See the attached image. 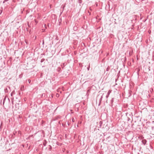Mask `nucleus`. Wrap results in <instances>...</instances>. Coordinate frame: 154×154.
<instances>
[{
  "instance_id": "nucleus-25",
  "label": "nucleus",
  "mask_w": 154,
  "mask_h": 154,
  "mask_svg": "<svg viewBox=\"0 0 154 154\" xmlns=\"http://www.w3.org/2000/svg\"><path fill=\"white\" fill-rule=\"evenodd\" d=\"M22 87H23V88H24V86H22Z\"/></svg>"
},
{
  "instance_id": "nucleus-20",
  "label": "nucleus",
  "mask_w": 154,
  "mask_h": 154,
  "mask_svg": "<svg viewBox=\"0 0 154 154\" xmlns=\"http://www.w3.org/2000/svg\"><path fill=\"white\" fill-rule=\"evenodd\" d=\"M151 128H152V130H153V129H154V126H152Z\"/></svg>"
},
{
  "instance_id": "nucleus-17",
  "label": "nucleus",
  "mask_w": 154,
  "mask_h": 154,
  "mask_svg": "<svg viewBox=\"0 0 154 154\" xmlns=\"http://www.w3.org/2000/svg\"><path fill=\"white\" fill-rule=\"evenodd\" d=\"M150 91H151V92H152V91H153V89H152V88H151V89H150Z\"/></svg>"
},
{
  "instance_id": "nucleus-15",
  "label": "nucleus",
  "mask_w": 154,
  "mask_h": 154,
  "mask_svg": "<svg viewBox=\"0 0 154 154\" xmlns=\"http://www.w3.org/2000/svg\"><path fill=\"white\" fill-rule=\"evenodd\" d=\"M8 0H5L3 2V3H4L5 2H7L8 1Z\"/></svg>"
},
{
  "instance_id": "nucleus-10",
  "label": "nucleus",
  "mask_w": 154,
  "mask_h": 154,
  "mask_svg": "<svg viewBox=\"0 0 154 154\" xmlns=\"http://www.w3.org/2000/svg\"><path fill=\"white\" fill-rule=\"evenodd\" d=\"M72 122H75V120L73 118L72 119Z\"/></svg>"
},
{
  "instance_id": "nucleus-16",
  "label": "nucleus",
  "mask_w": 154,
  "mask_h": 154,
  "mask_svg": "<svg viewBox=\"0 0 154 154\" xmlns=\"http://www.w3.org/2000/svg\"><path fill=\"white\" fill-rule=\"evenodd\" d=\"M35 21L36 23H38V21L35 19Z\"/></svg>"
},
{
  "instance_id": "nucleus-18",
  "label": "nucleus",
  "mask_w": 154,
  "mask_h": 154,
  "mask_svg": "<svg viewBox=\"0 0 154 154\" xmlns=\"http://www.w3.org/2000/svg\"><path fill=\"white\" fill-rule=\"evenodd\" d=\"M8 101L9 102H10V100L9 99V98H8Z\"/></svg>"
},
{
  "instance_id": "nucleus-2",
  "label": "nucleus",
  "mask_w": 154,
  "mask_h": 154,
  "mask_svg": "<svg viewBox=\"0 0 154 154\" xmlns=\"http://www.w3.org/2000/svg\"><path fill=\"white\" fill-rule=\"evenodd\" d=\"M142 143L143 144L145 145L146 143V140L143 139L142 140Z\"/></svg>"
},
{
  "instance_id": "nucleus-26",
  "label": "nucleus",
  "mask_w": 154,
  "mask_h": 154,
  "mask_svg": "<svg viewBox=\"0 0 154 154\" xmlns=\"http://www.w3.org/2000/svg\"><path fill=\"white\" fill-rule=\"evenodd\" d=\"M102 97H102V96H101V99H102Z\"/></svg>"
},
{
  "instance_id": "nucleus-8",
  "label": "nucleus",
  "mask_w": 154,
  "mask_h": 154,
  "mask_svg": "<svg viewBox=\"0 0 154 154\" xmlns=\"http://www.w3.org/2000/svg\"><path fill=\"white\" fill-rule=\"evenodd\" d=\"M73 29L74 30H76L77 29V27H74L73 28Z\"/></svg>"
},
{
  "instance_id": "nucleus-6",
  "label": "nucleus",
  "mask_w": 154,
  "mask_h": 154,
  "mask_svg": "<svg viewBox=\"0 0 154 154\" xmlns=\"http://www.w3.org/2000/svg\"><path fill=\"white\" fill-rule=\"evenodd\" d=\"M78 2L80 4L81 3H82V0H78Z\"/></svg>"
},
{
  "instance_id": "nucleus-19",
  "label": "nucleus",
  "mask_w": 154,
  "mask_h": 154,
  "mask_svg": "<svg viewBox=\"0 0 154 154\" xmlns=\"http://www.w3.org/2000/svg\"><path fill=\"white\" fill-rule=\"evenodd\" d=\"M13 93H14V92H12V93H11V96H12V95H13Z\"/></svg>"
},
{
  "instance_id": "nucleus-24",
  "label": "nucleus",
  "mask_w": 154,
  "mask_h": 154,
  "mask_svg": "<svg viewBox=\"0 0 154 154\" xmlns=\"http://www.w3.org/2000/svg\"><path fill=\"white\" fill-rule=\"evenodd\" d=\"M88 70H89V67L88 68Z\"/></svg>"
},
{
  "instance_id": "nucleus-7",
  "label": "nucleus",
  "mask_w": 154,
  "mask_h": 154,
  "mask_svg": "<svg viewBox=\"0 0 154 154\" xmlns=\"http://www.w3.org/2000/svg\"><path fill=\"white\" fill-rule=\"evenodd\" d=\"M45 60V59H44V58L42 59L41 60V63L43 62Z\"/></svg>"
},
{
  "instance_id": "nucleus-5",
  "label": "nucleus",
  "mask_w": 154,
  "mask_h": 154,
  "mask_svg": "<svg viewBox=\"0 0 154 154\" xmlns=\"http://www.w3.org/2000/svg\"><path fill=\"white\" fill-rule=\"evenodd\" d=\"M6 96H5L3 99V105L4 104V103H5V100L6 99Z\"/></svg>"
},
{
  "instance_id": "nucleus-22",
  "label": "nucleus",
  "mask_w": 154,
  "mask_h": 154,
  "mask_svg": "<svg viewBox=\"0 0 154 154\" xmlns=\"http://www.w3.org/2000/svg\"><path fill=\"white\" fill-rule=\"evenodd\" d=\"M12 104H13V100H12Z\"/></svg>"
},
{
  "instance_id": "nucleus-21",
  "label": "nucleus",
  "mask_w": 154,
  "mask_h": 154,
  "mask_svg": "<svg viewBox=\"0 0 154 154\" xmlns=\"http://www.w3.org/2000/svg\"><path fill=\"white\" fill-rule=\"evenodd\" d=\"M65 5L64 6H63V9H64V7H65Z\"/></svg>"
},
{
  "instance_id": "nucleus-9",
  "label": "nucleus",
  "mask_w": 154,
  "mask_h": 154,
  "mask_svg": "<svg viewBox=\"0 0 154 154\" xmlns=\"http://www.w3.org/2000/svg\"><path fill=\"white\" fill-rule=\"evenodd\" d=\"M111 101L112 104L114 101V98H112Z\"/></svg>"
},
{
  "instance_id": "nucleus-23",
  "label": "nucleus",
  "mask_w": 154,
  "mask_h": 154,
  "mask_svg": "<svg viewBox=\"0 0 154 154\" xmlns=\"http://www.w3.org/2000/svg\"><path fill=\"white\" fill-rule=\"evenodd\" d=\"M2 10H1V13H0V14H1V13L2 12Z\"/></svg>"
},
{
  "instance_id": "nucleus-3",
  "label": "nucleus",
  "mask_w": 154,
  "mask_h": 154,
  "mask_svg": "<svg viewBox=\"0 0 154 154\" xmlns=\"http://www.w3.org/2000/svg\"><path fill=\"white\" fill-rule=\"evenodd\" d=\"M111 92V91L110 90H109L108 92V93H107V94L106 96V98H107L109 97V95L110 94V93Z\"/></svg>"
},
{
  "instance_id": "nucleus-27",
  "label": "nucleus",
  "mask_w": 154,
  "mask_h": 154,
  "mask_svg": "<svg viewBox=\"0 0 154 154\" xmlns=\"http://www.w3.org/2000/svg\"><path fill=\"white\" fill-rule=\"evenodd\" d=\"M22 88H23V87H22V88H21V89H22Z\"/></svg>"
},
{
  "instance_id": "nucleus-1",
  "label": "nucleus",
  "mask_w": 154,
  "mask_h": 154,
  "mask_svg": "<svg viewBox=\"0 0 154 154\" xmlns=\"http://www.w3.org/2000/svg\"><path fill=\"white\" fill-rule=\"evenodd\" d=\"M10 88L9 86H7L4 89L5 93H8L10 91Z\"/></svg>"
},
{
  "instance_id": "nucleus-11",
  "label": "nucleus",
  "mask_w": 154,
  "mask_h": 154,
  "mask_svg": "<svg viewBox=\"0 0 154 154\" xmlns=\"http://www.w3.org/2000/svg\"><path fill=\"white\" fill-rule=\"evenodd\" d=\"M130 120V118H129L128 117H127V120H128V121H129Z\"/></svg>"
},
{
  "instance_id": "nucleus-12",
  "label": "nucleus",
  "mask_w": 154,
  "mask_h": 154,
  "mask_svg": "<svg viewBox=\"0 0 154 154\" xmlns=\"http://www.w3.org/2000/svg\"><path fill=\"white\" fill-rule=\"evenodd\" d=\"M31 82V80L30 79H29L28 80L29 83L30 84V83Z\"/></svg>"
},
{
  "instance_id": "nucleus-4",
  "label": "nucleus",
  "mask_w": 154,
  "mask_h": 154,
  "mask_svg": "<svg viewBox=\"0 0 154 154\" xmlns=\"http://www.w3.org/2000/svg\"><path fill=\"white\" fill-rule=\"evenodd\" d=\"M47 143V142L46 141V140H44V142H43V145L44 146H46Z\"/></svg>"
},
{
  "instance_id": "nucleus-14",
  "label": "nucleus",
  "mask_w": 154,
  "mask_h": 154,
  "mask_svg": "<svg viewBox=\"0 0 154 154\" xmlns=\"http://www.w3.org/2000/svg\"><path fill=\"white\" fill-rule=\"evenodd\" d=\"M25 42L27 44H28V41L26 40H25Z\"/></svg>"
},
{
  "instance_id": "nucleus-29",
  "label": "nucleus",
  "mask_w": 154,
  "mask_h": 154,
  "mask_svg": "<svg viewBox=\"0 0 154 154\" xmlns=\"http://www.w3.org/2000/svg\"><path fill=\"white\" fill-rule=\"evenodd\" d=\"M14 135H15V133H14Z\"/></svg>"
},
{
  "instance_id": "nucleus-28",
  "label": "nucleus",
  "mask_w": 154,
  "mask_h": 154,
  "mask_svg": "<svg viewBox=\"0 0 154 154\" xmlns=\"http://www.w3.org/2000/svg\"><path fill=\"white\" fill-rule=\"evenodd\" d=\"M15 106H17V104H15Z\"/></svg>"
},
{
  "instance_id": "nucleus-13",
  "label": "nucleus",
  "mask_w": 154,
  "mask_h": 154,
  "mask_svg": "<svg viewBox=\"0 0 154 154\" xmlns=\"http://www.w3.org/2000/svg\"><path fill=\"white\" fill-rule=\"evenodd\" d=\"M56 97H58L59 96V94H56Z\"/></svg>"
}]
</instances>
